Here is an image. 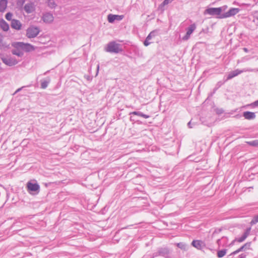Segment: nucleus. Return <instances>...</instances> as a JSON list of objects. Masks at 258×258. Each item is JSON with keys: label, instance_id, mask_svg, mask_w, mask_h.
Segmentation results:
<instances>
[{"label": "nucleus", "instance_id": "12", "mask_svg": "<svg viewBox=\"0 0 258 258\" xmlns=\"http://www.w3.org/2000/svg\"><path fill=\"white\" fill-rule=\"evenodd\" d=\"M11 26L12 28L17 30H20L22 28V24L21 22L16 19L12 20Z\"/></svg>", "mask_w": 258, "mask_h": 258}, {"label": "nucleus", "instance_id": "29", "mask_svg": "<svg viewBox=\"0 0 258 258\" xmlns=\"http://www.w3.org/2000/svg\"><path fill=\"white\" fill-rule=\"evenodd\" d=\"M227 8L228 7L226 5H224L222 7H219L218 8L220 15L224 14L225 13L226 10L227 9Z\"/></svg>", "mask_w": 258, "mask_h": 258}, {"label": "nucleus", "instance_id": "10", "mask_svg": "<svg viewBox=\"0 0 258 258\" xmlns=\"http://www.w3.org/2000/svg\"><path fill=\"white\" fill-rule=\"evenodd\" d=\"M124 16L123 15H116L109 14L108 15L107 19L109 23H113L115 20L120 21L122 20Z\"/></svg>", "mask_w": 258, "mask_h": 258}, {"label": "nucleus", "instance_id": "7", "mask_svg": "<svg viewBox=\"0 0 258 258\" xmlns=\"http://www.w3.org/2000/svg\"><path fill=\"white\" fill-rule=\"evenodd\" d=\"M196 25L195 23L191 24L188 27H187L186 29V34L182 37V39L183 41L187 40L190 38V35L196 30Z\"/></svg>", "mask_w": 258, "mask_h": 258}, {"label": "nucleus", "instance_id": "35", "mask_svg": "<svg viewBox=\"0 0 258 258\" xmlns=\"http://www.w3.org/2000/svg\"><path fill=\"white\" fill-rule=\"evenodd\" d=\"M151 43L152 42H150V40L146 38L144 42V44L145 45V46H147L149 45H150Z\"/></svg>", "mask_w": 258, "mask_h": 258}, {"label": "nucleus", "instance_id": "44", "mask_svg": "<svg viewBox=\"0 0 258 258\" xmlns=\"http://www.w3.org/2000/svg\"><path fill=\"white\" fill-rule=\"evenodd\" d=\"M256 19L258 20V17H257Z\"/></svg>", "mask_w": 258, "mask_h": 258}, {"label": "nucleus", "instance_id": "40", "mask_svg": "<svg viewBox=\"0 0 258 258\" xmlns=\"http://www.w3.org/2000/svg\"><path fill=\"white\" fill-rule=\"evenodd\" d=\"M187 125H188V126L189 128H191V127H192V126H191V121H189V122L188 123Z\"/></svg>", "mask_w": 258, "mask_h": 258}, {"label": "nucleus", "instance_id": "15", "mask_svg": "<svg viewBox=\"0 0 258 258\" xmlns=\"http://www.w3.org/2000/svg\"><path fill=\"white\" fill-rule=\"evenodd\" d=\"M42 19L44 22L49 23L53 21V16L52 14L47 13L43 15Z\"/></svg>", "mask_w": 258, "mask_h": 258}, {"label": "nucleus", "instance_id": "39", "mask_svg": "<svg viewBox=\"0 0 258 258\" xmlns=\"http://www.w3.org/2000/svg\"><path fill=\"white\" fill-rule=\"evenodd\" d=\"M243 50L245 52H248V49L247 48L244 47V48H243Z\"/></svg>", "mask_w": 258, "mask_h": 258}, {"label": "nucleus", "instance_id": "33", "mask_svg": "<svg viewBox=\"0 0 258 258\" xmlns=\"http://www.w3.org/2000/svg\"><path fill=\"white\" fill-rule=\"evenodd\" d=\"M12 14L10 12H9L6 15V19L8 20V21H12V20H13L12 19Z\"/></svg>", "mask_w": 258, "mask_h": 258}, {"label": "nucleus", "instance_id": "22", "mask_svg": "<svg viewBox=\"0 0 258 258\" xmlns=\"http://www.w3.org/2000/svg\"><path fill=\"white\" fill-rule=\"evenodd\" d=\"M7 7V0H1L0 1V12H3L6 10Z\"/></svg>", "mask_w": 258, "mask_h": 258}, {"label": "nucleus", "instance_id": "25", "mask_svg": "<svg viewBox=\"0 0 258 258\" xmlns=\"http://www.w3.org/2000/svg\"><path fill=\"white\" fill-rule=\"evenodd\" d=\"M157 34L158 31L157 30H154L151 32L146 38L148 40H150L153 37H155Z\"/></svg>", "mask_w": 258, "mask_h": 258}, {"label": "nucleus", "instance_id": "9", "mask_svg": "<svg viewBox=\"0 0 258 258\" xmlns=\"http://www.w3.org/2000/svg\"><path fill=\"white\" fill-rule=\"evenodd\" d=\"M251 231V228L249 227L246 229L244 233L240 237L236 238L233 241L231 242V244H233L235 241L238 242H242L245 240V239L247 237V236L249 235Z\"/></svg>", "mask_w": 258, "mask_h": 258}, {"label": "nucleus", "instance_id": "43", "mask_svg": "<svg viewBox=\"0 0 258 258\" xmlns=\"http://www.w3.org/2000/svg\"><path fill=\"white\" fill-rule=\"evenodd\" d=\"M99 68V64H98V66H97V71H98Z\"/></svg>", "mask_w": 258, "mask_h": 258}, {"label": "nucleus", "instance_id": "23", "mask_svg": "<svg viewBox=\"0 0 258 258\" xmlns=\"http://www.w3.org/2000/svg\"><path fill=\"white\" fill-rule=\"evenodd\" d=\"M177 246L181 249L186 250L187 249V245L183 242H179L176 244Z\"/></svg>", "mask_w": 258, "mask_h": 258}, {"label": "nucleus", "instance_id": "4", "mask_svg": "<svg viewBox=\"0 0 258 258\" xmlns=\"http://www.w3.org/2000/svg\"><path fill=\"white\" fill-rule=\"evenodd\" d=\"M204 15H210L211 16L216 17V18L222 19L223 18H221L219 8H209L206 9L204 12Z\"/></svg>", "mask_w": 258, "mask_h": 258}, {"label": "nucleus", "instance_id": "20", "mask_svg": "<svg viewBox=\"0 0 258 258\" xmlns=\"http://www.w3.org/2000/svg\"><path fill=\"white\" fill-rule=\"evenodd\" d=\"M169 254V250L167 248H162L158 250V255L165 256Z\"/></svg>", "mask_w": 258, "mask_h": 258}, {"label": "nucleus", "instance_id": "13", "mask_svg": "<svg viewBox=\"0 0 258 258\" xmlns=\"http://www.w3.org/2000/svg\"><path fill=\"white\" fill-rule=\"evenodd\" d=\"M28 190L31 191H36L39 189L40 186L37 183L29 182L27 183Z\"/></svg>", "mask_w": 258, "mask_h": 258}, {"label": "nucleus", "instance_id": "21", "mask_svg": "<svg viewBox=\"0 0 258 258\" xmlns=\"http://www.w3.org/2000/svg\"><path fill=\"white\" fill-rule=\"evenodd\" d=\"M130 115H138L139 116L143 117L145 118H148L150 117V116L145 114H144L142 112L140 111H133L130 113Z\"/></svg>", "mask_w": 258, "mask_h": 258}, {"label": "nucleus", "instance_id": "36", "mask_svg": "<svg viewBox=\"0 0 258 258\" xmlns=\"http://www.w3.org/2000/svg\"><path fill=\"white\" fill-rule=\"evenodd\" d=\"M252 107L258 106V100L248 105Z\"/></svg>", "mask_w": 258, "mask_h": 258}, {"label": "nucleus", "instance_id": "18", "mask_svg": "<svg viewBox=\"0 0 258 258\" xmlns=\"http://www.w3.org/2000/svg\"><path fill=\"white\" fill-rule=\"evenodd\" d=\"M250 245V243H246L243 246L240 247L239 248H238L236 250L233 252L231 253V254H236L238 253V252L244 250L246 248H249Z\"/></svg>", "mask_w": 258, "mask_h": 258}, {"label": "nucleus", "instance_id": "26", "mask_svg": "<svg viewBox=\"0 0 258 258\" xmlns=\"http://www.w3.org/2000/svg\"><path fill=\"white\" fill-rule=\"evenodd\" d=\"M50 79H48V80H43L41 81V88L42 89H45L48 86V84L49 83Z\"/></svg>", "mask_w": 258, "mask_h": 258}, {"label": "nucleus", "instance_id": "6", "mask_svg": "<svg viewBox=\"0 0 258 258\" xmlns=\"http://www.w3.org/2000/svg\"><path fill=\"white\" fill-rule=\"evenodd\" d=\"M2 60L5 64L10 67L15 66L18 63V61L15 57L11 56L2 57Z\"/></svg>", "mask_w": 258, "mask_h": 258}, {"label": "nucleus", "instance_id": "42", "mask_svg": "<svg viewBox=\"0 0 258 258\" xmlns=\"http://www.w3.org/2000/svg\"><path fill=\"white\" fill-rule=\"evenodd\" d=\"M130 119H131V120H133V121H134V120H135V119H134V118H133L132 116H131V117H130Z\"/></svg>", "mask_w": 258, "mask_h": 258}, {"label": "nucleus", "instance_id": "41", "mask_svg": "<svg viewBox=\"0 0 258 258\" xmlns=\"http://www.w3.org/2000/svg\"><path fill=\"white\" fill-rule=\"evenodd\" d=\"M21 89H22V88H19L17 90L16 92H18L20 91Z\"/></svg>", "mask_w": 258, "mask_h": 258}, {"label": "nucleus", "instance_id": "14", "mask_svg": "<svg viewBox=\"0 0 258 258\" xmlns=\"http://www.w3.org/2000/svg\"><path fill=\"white\" fill-rule=\"evenodd\" d=\"M24 10L27 14L32 13L35 10V7L33 3H28L25 5Z\"/></svg>", "mask_w": 258, "mask_h": 258}, {"label": "nucleus", "instance_id": "5", "mask_svg": "<svg viewBox=\"0 0 258 258\" xmlns=\"http://www.w3.org/2000/svg\"><path fill=\"white\" fill-rule=\"evenodd\" d=\"M40 31L38 27L31 26L26 30V36L29 38H35L38 35Z\"/></svg>", "mask_w": 258, "mask_h": 258}, {"label": "nucleus", "instance_id": "30", "mask_svg": "<svg viewBox=\"0 0 258 258\" xmlns=\"http://www.w3.org/2000/svg\"><path fill=\"white\" fill-rule=\"evenodd\" d=\"M247 144L251 146L258 147V140L247 142Z\"/></svg>", "mask_w": 258, "mask_h": 258}, {"label": "nucleus", "instance_id": "37", "mask_svg": "<svg viewBox=\"0 0 258 258\" xmlns=\"http://www.w3.org/2000/svg\"><path fill=\"white\" fill-rule=\"evenodd\" d=\"M238 258H246V254L242 253L239 255Z\"/></svg>", "mask_w": 258, "mask_h": 258}, {"label": "nucleus", "instance_id": "38", "mask_svg": "<svg viewBox=\"0 0 258 258\" xmlns=\"http://www.w3.org/2000/svg\"><path fill=\"white\" fill-rule=\"evenodd\" d=\"M25 0H19L18 3H20L22 5L25 3Z\"/></svg>", "mask_w": 258, "mask_h": 258}, {"label": "nucleus", "instance_id": "16", "mask_svg": "<svg viewBox=\"0 0 258 258\" xmlns=\"http://www.w3.org/2000/svg\"><path fill=\"white\" fill-rule=\"evenodd\" d=\"M243 116L245 119L247 120L253 119L256 117L254 112L250 111H245L243 113Z\"/></svg>", "mask_w": 258, "mask_h": 258}, {"label": "nucleus", "instance_id": "19", "mask_svg": "<svg viewBox=\"0 0 258 258\" xmlns=\"http://www.w3.org/2000/svg\"><path fill=\"white\" fill-rule=\"evenodd\" d=\"M12 53L13 54L19 57H22L24 55L23 51L21 48H15L14 49L12 50Z\"/></svg>", "mask_w": 258, "mask_h": 258}, {"label": "nucleus", "instance_id": "8", "mask_svg": "<svg viewBox=\"0 0 258 258\" xmlns=\"http://www.w3.org/2000/svg\"><path fill=\"white\" fill-rule=\"evenodd\" d=\"M239 12L238 8H232L230 9L227 12H225L224 14L221 16V18L223 19L229 18L237 14Z\"/></svg>", "mask_w": 258, "mask_h": 258}, {"label": "nucleus", "instance_id": "11", "mask_svg": "<svg viewBox=\"0 0 258 258\" xmlns=\"http://www.w3.org/2000/svg\"><path fill=\"white\" fill-rule=\"evenodd\" d=\"M191 245L198 249H202L205 247V244L204 242L201 240H194L192 241Z\"/></svg>", "mask_w": 258, "mask_h": 258}, {"label": "nucleus", "instance_id": "28", "mask_svg": "<svg viewBox=\"0 0 258 258\" xmlns=\"http://www.w3.org/2000/svg\"><path fill=\"white\" fill-rule=\"evenodd\" d=\"M9 45L4 42L2 39H0V49H5L8 48Z\"/></svg>", "mask_w": 258, "mask_h": 258}, {"label": "nucleus", "instance_id": "1", "mask_svg": "<svg viewBox=\"0 0 258 258\" xmlns=\"http://www.w3.org/2000/svg\"><path fill=\"white\" fill-rule=\"evenodd\" d=\"M106 52L110 53H118L122 51L120 45L116 43L114 41H111L108 43L105 48Z\"/></svg>", "mask_w": 258, "mask_h": 258}, {"label": "nucleus", "instance_id": "2", "mask_svg": "<svg viewBox=\"0 0 258 258\" xmlns=\"http://www.w3.org/2000/svg\"><path fill=\"white\" fill-rule=\"evenodd\" d=\"M14 48H21L23 51L30 52L35 50V47L33 45L30 43H25L22 42H15L12 44Z\"/></svg>", "mask_w": 258, "mask_h": 258}, {"label": "nucleus", "instance_id": "3", "mask_svg": "<svg viewBox=\"0 0 258 258\" xmlns=\"http://www.w3.org/2000/svg\"><path fill=\"white\" fill-rule=\"evenodd\" d=\"M255 71V69H251V68H245L241 70L239 69H236L233 71L230 72L228 75L227 77L226 81H228L229 80L232 79L233 78L237 76L238 75L246 72H252Z\"/></svg>", "mask_w": 258, "mask_h": 258}, {"label": "nucleus", "instance_id": "24", "mask_svg": "<svg viewBox=\"0 0 258 258\" xmlns=\"http://www.w3.org/2000/svg\"><path fill=\"white\" fill-rule=\"evenodd\" d=\"M226 252H227V249H226L220 250L218 251V252H217V256L219 258L223 257L224 255H225V254H226Z\"/></svg>", "mask_w": 258, "mask_h": 258}, {"label": "nucleus", "instance_id": "27", "mask_svg": "<svg viewBox=\"0 0 258 258\" xmlns=\"http://www.w3.org/2000/svg\"><path fill=\"white\" fill-rule=\"evenodd\" d=\"M47 5L51 9L54 8L56 6L54 0H47Z\"/></svg>", "mask_w": 258, "mask_h": 258}, {"label": "nucleus", "instance_id": "34", "mask_svg": "<svg viewBox=\"0 0 258 258\" xmlns=\"http://www.w3.org/2000/svg\"><path fill=\"white\" fill-rule=\"evenodd\" d=\"M221 240H227V238L226 237L223 236L222 238L221 239H218L217 241V243L218 245H219V246H220L222 245Z\"/></svg>", "mask_w": 258, "mask_h": 258}, {"label": "nucleus", "instance_id": "31", "mask_svg": "<svg viewBox=\"0 0 258 258\" xmlns=\"http://www.w3.org/2000/svg\"><path fill=\"white\" fill-rule=\"evenodd\" d=\"M227 81L226 79L224 81H219L216 85L215 88L214 89V93L222 85H223Z\"/></svg>", "mask_w": 258, "mask_h": 258}, {"label": "nucleus", "instance_id": "17", "mask_svg": "<svg viewBox=\"0 0 258 258\" xmlns=\"http://www.w3.org/2000/svg\"><path fill=\"white\" fill-rule=\"evenodd\" d=\"M0 27L4 31H8L9 29V25L3 19L0 21Z\"/></svg>", "mask_w": 258, "mask_h": 258}, {"label": "nucleus", "instance_id": "32", "mask_svg": "<svg viewBox=\"0 0 258 258\" xmlns=\"http://www.w3.org/2000/svg\"><path fill=\"white\" fill-rule=\"evenodd\" d=\"M257 223H258V214L253 217V218L250 221V224L251 225H253L256 224Z\"/></svg>", "mask_w": 258, "mask_h": 258}]
</instances>
